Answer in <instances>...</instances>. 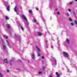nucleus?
I'll return each instance as SVG.
<instances>
[{"label": "nucleus", "mask_w": 77, "mask_h": 77, "mask_svg": "<svg viewBox=\"0 0 77 77\" xmlns=\"http://www.w3.org/2000/svg\"><path fill=\"white\" fill-rule=\"evenodd\" d=\"M22 17L23 20H24L25 21V25L27 27H28V26H29V24L28 23V22H27V18H26V17L24 15H22Z\"/></svg>", "instance_id": "obj_1"}, {"label": "nucleus", "mask_w": 77, "mask_h": 77, "mask_svg": "<svg viewBox=\"0 0 77 77\" xmlns=\"http://www.w3.org/2000/svg\"><path fill=\"white\" fill-rule=\"evenodd\" d=\"M16 37H17L16 39L17 40L19 41H20V40H21L20 35H17V36H16Z\"/></svg>", "instance_id": "obj_2"}, {"label": "nucleus", "mask_w": 77, "mask_h": 77, "mask_svg": "<svg viewBox=\"0 0 77 77\" xmlns=\"http://www.w3.org/2000/svg\"><path fill=\"white\" fill-rule=\"evenodd\" d=\"M17 9H18V8H17V5H16L14 8V11L16 12H17Z\"/></svg>", "instance_id": "obj_3"}, {"label": "nucleus", "mask_w": 77, "mask_h": 77, "mask_svg": "<svg viewBox=\"0 0 77 77\" xmlns=\"http://www.w3.org/2000/svg\"><path fill=\"white\" fill-rule=\"evenodd\" d=\"M14 58H12V59H11V61H10V62H9V63L11 65H12V62L13 61H14Z\"/></svg>", "instance_id": "obj_4"}, {"label": "nucleus", "mask_w": 77, "mask_h": 77, "mask_svg": "<svg viewBox=\"0 0 77 77\" xmlns=\"http://www.w3.org/2000/svg\"><path fill=\"white\" fill-rule=\"evenodd\" d=\"M63 53L64 55L65 56H66L67 57H69L68 55V54H66V53L65 52H63Z\"/></svg>", "instance_id": "obj_5"}, {"label": "nucleus", "mask_w": 77, "mask_h": 77, "mask_svg": "<svg viewBox=\"0 0 77 77\" xmlns=\"http://www.w3.org/2000/svg\"><path fill=\"white\" fill-rule=\"evenodd\" d=\"M47 40H46L45 41V45L46 48H48V46H47Z\"/></svg>", "instance_id": "obj_6"}, {"label": "nucleus", "mask_w": 77, "mask_h": 77, "mask_svg": "<svg viewBox=\"0 0 77 77\" xmlns=\"http://www.w3.org/2000/svg\"><path fill=\"white\" fill-rule=\"evenodd\" d=\"M66 42L67 44H69V40L68 38H66Z\"/></svg>", "instance_id": "obj_7"}, {"label": "nucleus", "mask_w": 77, "mask_h": 77, "mask_svg": "<svg viewBox=\"0 0 77 77\" xmlns=\"http://www.w3.org/2000/svg\"><path fill=\"white\" fill-rule=\"evenodd\" d=\"M53 63L54 65H56V60L55 59H54V60H53Z\"/></svg>", "instance_id": "obj_8"}, {"label": "nucleus", "mask_w": 77, "mask_h": 77, "mask_svg": "<svg viewBox=\"0 0 77 77\" xmlns=\"http://www.w3.org/2000/svg\"><path fill=\"white\" fill-rule=\"evenodd\" d=\"M56 74L57 75V77H60V74H59L58 72H56Z\"/></svg>", "instance_id": "obj_9"}, {"label": "nucleus", "mask_w": 77, "mask_h": 77, "mask_svg": "<svg viewBox=\"0 0 77 77\" xmlns=\"http://www.w3.org/2000/svg\"><path fill=\"white\" fill-rule=\"evenodd\" d=\"M73 14L74 15V17H75V18H76V19H77V17H76V16L75 15L76 14H75V12L73 11Z\"/></svg>", "instance_id": "obj_10"}, {"label": "nucleus", "mask_w": 77, "mask_h": 77, "mask_svg": "<svg viewBox=\"0 0 77 77\" xmlns=\"http://www.w3.org/2000/svg\"><path fill=\"white\" fill-rule=\"evenodd\" d=\"M38 36H41V35H42V33H41V32H38Z\"/></svg>", "instance_id": "obj_11"}, {"label": "nucleus", "mask_w": 77, "mask_h": 77, "mask_svg": "<svg viewBox=\"0 0 77 77\" xmlns=\"http://www.w3.org/2000/svg\"><path fill=\"white\" fill-rule=\"evenodd\" d=\"M7 29H8L11 28V26H10V25L9 24H7Z\"/></svg>", "instance_id": "obj_12"}, {"label": "nucleus", "mask_w": 77, "mask_h": 77, "mask_svg": "<svg viewBox=\"0 0 77 77\" xmlns=\"http://www.w3.org/2000/svg\"><path fill=\"white\" fill-rule=\"evenodd\" d=\"M4 62L6 63H8V61L7 60V59H6L4 60Z\"/></svg>", "instance_id": "obj_13"}, {"label": "nucleus", "mask_w": 77, "mask_h": 77, "mask_svg": "<svg viewBox=\"0 0 77 77\" xmlns=\"http://www.w3.org/2000/svg\"><path fill=\"white\" fill-rule=\"evenodd\" d=\"M36 48L37 50H38V51L39 52H41V51H40V50H39V48L38 47V46H36Z\"/></svg>", "instance_id": "obj_14"}, {"label": "nucleus", "mask_w": 77, "mask_h": 77, "mask_svg": "<svg viewBox=\"0 0 77 77\" xmlns=\"http://www.w3.org/2000/svg\"><path fill=\"white\" fill-rule=\"evenodd\" d=\"M9 8H10V6L9 5H8L7 7V11H9Z\"/></svg>", "instance_id": "obj_15"}, {"label": "nucleus", "mask_w": 77, "mask_h": 77, "mask_svg": "<svg viewBox=\"0 0 77 77\" xmlns=\"http://www.w3.org/2000/svg\"><path fill=\"white\" fill-rule=\"evenodd\" d=\"M34 23H37V21H36V19H34L33 20Z\"/></svg>", "instance_id": "obj_16"}, {"label": "nucleus", "mask_w": 77, "mask_h": 77, "mask_svg": "<svg viewBox=\"0 0 77 77\" xmlns=\"http://www.w3.org/2000/svg\"><path fill=\"white\" fill-rule=\"evenodd\" d=\"M32 58L33 59H35V55L34 54H32Z\"/></svg>", "instance_id": "obj_17"}, {"label": "nucleus", "mask_w": 77, "mask_h": 77, "mask_svg": "<svg viewBox=\"0 0 77 77\" xmlns=\"http://www.w3.org/2000/svg\"><path fill=\"white\" fill-rule=\"evenodd\" d=\"M4 37L5 39H8V37L6 35H4Z\"/></svg>", "instance_id": "obj_18"}, {"label": "nucleus", "mask_w": 77, "mask_h": 77, "mask_svg": "<svg viewBox=\"0 0 77 77\" xmlns=\"http://www.w3.org/2000/svg\"><path fill=\"white\" fill-rule=\"evenodd\" d=\"M45 69V67L44 66H43L42 67V70H44Z\"/></svg>", "instance_id": "obj_19"}, {"label": "nucleus", "mask_w": 77, "mask_h": 77, "mask_svg": "<svg viewBox=\"0 0 77 77\" xmlns=\"http://www.w3.org/2000/svg\"><path fill=\"white\" fill-rule=\"evenodd\" d=\"M5 18L6 20H9V17H8V16H6L5 17Z\"/></svg>", "instance_id": "obj_20"}, {"label": "nucleus", "mask_w": 77, "mask_h": 77, "mask_svg": "<svg viewBox=\"0 0 77 77\" xmlns=\"http://www.w3.org/2000/svg\"><path fill=\"white\" fill-rule=\"evenodd\" d=\"M3 48L4 50H5L6 49H5V48H6V45H3Z\"/></svg>", "instance_id": "obj_21"}, {"label": "nucleus", "mask_w": 77, "mask_h": 77, "mask_svg": "<svg viewBox=\"0 0 77 77\" xmlns=\"http://www.w3.org/2000/svg\"><path fill=\"white\" fill-rule=\"evenodd\" d=\"M20 28H21V30H23H23H24V28H23V26H20Z\"/></svg>", "instance_id": "obj_22"}, {"label": "nucleus", "mask_w": 77, "mask_h": 77, "mask_svg": "<svg viewBox=\"0 0 77 77\" xmlns=\"http://www.w3.org/2000/svg\"><path fill=\"white\" fill-rule=\"evenodd\" d=\"M74 22L75 24L77 25V21L76 20H75L74 21Z\"/></svg>", "instance_id": "obj_23"}, {"label": "nucleus", "mask_w": 77, "mask_h": 77, "mask_svg": "<svg viewBox=\"0 0 77 77\" xmlns=\"http://www.w3.org/2000/svg\"><path fill=\"white\" fill-rule=\"evenodd\" d=\"M6 41L7 42V45H8V46H9V42H8V40H6Z\"/></svg>", "instance_id": "obj_24"}, {"label": "nucleus", "mask_w": 77, "mask_h": 77, "mask_svg": "<svg viewBox=\"0 0 77 77\" xmlns=\"http://www.w3.org/2000/svg\"><path fill=\"white\" fill-rule=\"evenodd\" d=\"M0 77H3V75L0 72Z\"/></svg>", "instance_id": "obj_25"}, {"label": "nucleus", "mask_w": 77, "mask_h": 77, "mask_svg": "<svg viewBox=\"0 0 77 77\" xmlns=\"http://www.w3.org/2000/svg\"><path fill=\"white\" fill-rule=\"evenodd\" d=\"M72 3H73V2H70V3H69V5H71L72 4Z\"/></svg>", "instance_id": "obj_26"}, {"label": "nucleus", "mask_w": 77, "mask_h": 77, "mask_svg": "<svg viewBox=\"0 0 77 77\" xmlns=\"http://www.w3.org/2000/svg\"><path fill=\"white\" fill-rule=\"evenodd\" d=\"M69 20L70 21H72V19H71V18L70 17H69Z\"/></svg>", "instance_id": "obj_27"}, {"label": "nucleus", "mask_w": 77, "mask_h": 77, "mask_svg": "<svg viewBox=\"0 0 77 77\" xmlns=\"http://www.w3.org/2000/svg\"><path fill=\"white\" fill-rule=\"evenodd\" d=\"M38 56H40L41 55V54L39 53V52H38Z\"/></svg>", "instance_id": "obj_28"}, {"label": "nucleus", "mask_w": 77, "mask_h": 77, "mask_svg": "<svg viewBox=\"0 0 77 77\" xmlns=\"http://www.w3.org/2000/svg\"><path fill=\"white\" fill-rule=\"evenodd\" d=\"M32 12V10H29V13L30 14Z\"/></svg>", "instance_id": "obj_29"}, {"label": "nucleus", "mask_w": 77, "mask_h": 77, "mask_svg": "<svg viewBox=\"0 0 77 77\" xmlns=\"http://www.w3.org/2000/svg\"><path fill=\"white\" fill-rule=\"evenodd\" d=\"M66 15L67 16V17H69V14L68 13H66Z\"/></svg>", "instance_id": "obj_30"}, {"label": "nucleus", "mask_w": 77, "mask_h": 77, "mask_svg": "<svg viewBox=\"0 0 77 77\" xmlns=\"http://www.w3.org/2000/svg\"><path fill=\"white\" fill-rule=\"evenodd\" d=\"M57 14L58 15H59V14H60V13H59V12H57Z\"/></svg>", "instance_id": "obj_31"}, {"label": "nucleus", "mask_w": 77, "mask_h": 77, "mask_svg": "<svg viewBox=\"0 0 77 77\" xmlns=\"http://www.w3.org/2000/svg\"><path fill=\"white\" fill-rule=\"evenodd\" d=\"M68 72H69V73H70V72H71V71H70L69 70H68V71H67Z\"/></svg>", "instance_id": "obj_32"}, {"label": "nucleus", "mask_w": 77, "mask_h": 77, "mask_svg": "<svg viewBox=\"0 0 77 77\" xmlns=\"http://www.w3.org/2000/svg\"><path fill=\"white\" fill-rule=\"evenodd\" d=\"M71 25H72V26H73L74 25V24L73 23H71Z\"/></svg>", "instance_id": "obj_33"}, {"label": "nucleus", "mask_w": 77, "mask_h": 77, "mask_svg": "<svg viewBox=\"0 0 77 77\" xmlns=\"http://www.w3.org/2000/svg\"><path fill=\"white\" fill-rule=\"evenodd\" d=\"M41 73H42V72H39V74H41Z\"/></svg>", "instance_id": "obj_34"}, {"label": "nucleus", "mask_w": 77, "mask_h": 77, "mask_svg": "<svg viewBox=\"0 0 77 77\" xmlns=\"http://www.w3.org/2000/svg\"><path fill=\"white\" fill-rule=\"evenodd\" d=\"M68 11H69V12H71V10L69 9H68Z\"/></svg>", "instance_id": "obj_35"}, {"label": "nucleus", "mask_w": 77, "mask_h": 77, "mask_svg": "<svg viewBox=\"0 0 77 77\" xmlns=\"http://www.w3.org/2000/svg\"><path fill=\"white\" fill-rule=\"evenodd\" d=\"M1 41L2 42H3V40L2 38L1 39Z\"/></svg>", "instance_id": "obj_36"}, {"label": "nucleus", "mask_w": 77, "mask_h": 77, "mask_svg": "<svg viewBox=\"0 0 77 77\" xmlns=\"http://www.w3.org/2000/svg\"><path fill=\"white\" fill-rule=\"evenodd\" d=\"M49 77H53V76H52V75H51L49 76Z\"/></svg>", "instance_id": "obj_37"}, {"label": "nucleus", "mask_w": 77, "mask_h": 77, "mask_svg": "<svg viewBox=\"0 0 77 77\" xmlns=\"http://www.w3.org/2000/svg\"><path fill=\"white\" fill-rule=\"evenodd\" d=\"M42 59H44V56H42Z\"/></svg>", "instance_id": "obj_38"}, {"label": "nucleus", "mask_w": 77, "mask_h": 77, "mask_svg": "<svg viewBox=\"0 0 77 77\" xmlns=\"http://www.w3.org/2000/svg\"><path fill=\"white\" fill-rule=\"evenodd\" d=\"M19 60V62H21V60Z\"/></svg>", "instance_id": "obj_39"}, {"label": "nucleus", "mask_w": 77, "mask_h": 77, "mask_svg": "<svg viewBox=\"0 0 77 77\" xmlns=\"http://www.w3.org/2000/svg\"><path fill=\"white\" fill-rule=\"evenodd\" d=\"M36 10H37V11H38V8H36Z\"/></svg>", "instance_id": "obj_40"}, {"label": "nucleus", "mask_w": 77, "mask_h": 77, "mask_svg": "<svg viewBox=\"0 0 77 77\" xmlns=\"http://www.w3.org/2000/svg\"><path fill=\"white\" fill-rule=\"evenodd\" d=\"M53 46H51V48H53Z\"/></svg>", "instance_id": "obj_41"}, {"label": "nucleus", "mask_w": 77, "mask_h": 77, "mask_svg": "<svg viewBox=\"0 0 77 77\" xmlns=\"http://www.w3.org/2000/svg\"><path fill=\"white\" fill-rule=\"evenodd\" d=\"M7 72H9V70H7Z\"/></svg>", "instance_id": "obj_42"}, {"label": "nucleus", "mask_w": 77, "mask_h": 77, "mask_svg": "<svg viewBox=\"0 0 77 77\" xmlns=\"http://www.w3.org/2000/svg\"><path fill=\"white\" fill-rule=\"evenodd\" d=\"M42 63H43L44 62V61H43V60H42Z\"/></svg>", "instance_id": "obj_43"}, {"label": "nucleus", "mask_w": 77, "mask_h": 77, "mask_svg": "<svg viewBox=\"0 0 77 77\" xmlns=\"http://www.w3.org/2000/svg\"><path fill=\"white\" fill-rule=\"evenodd\" d=\"M76 14H77V10L76 11Z\"/></svg>", "instance_id": "obj_44"}, {"label": "nucleus", "mask_w": 77, "mask_h": 77, "mask_svg": "<svg viewBox=\"0 0 77 77\" xmlns=\"http://www.w3.org/2000/svg\"><path fill=\"white\" fill-rule=\"evenodd\" d=\"M57 9H55V11H57Z\"/></svg>", "instance_id": "obj_45"}, {"label": "nucleus", "mask_w": 77, "mask_h": 77, "mask_svg": "<svg viewBox=\"0 0 77 77\" xmlns=\"http://www.w3.org/2000/svg\"><path fill=\"white\" fill-rule=\"evenodd\" d=\"M28 63H29V60H28Z\"/></svg>", "instance_id": "obj_46"}, {"label": "nucleus", "mask_w": 77, "mask_h": 77, "mask_svg": "<svg viewBox=\"0 0 77 77\" xmlns=\"http://www.w3.org/2000/svg\"><path fill=\"white\" fill-rule=\"evenodd\" d=\"M75 2H77V0H75Z\"/></svg>", "instance_id": "obj_47"}]
</instances>
